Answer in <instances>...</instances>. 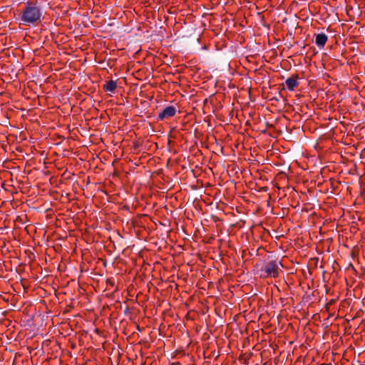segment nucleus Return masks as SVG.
Wrapping results in <instances>:
<instances>
[{"instance_id": "1", "label": "nucleus", "mask_w": 365, "mask_h": 365, "mask_svg": "<svg viewBox=\"0 0 365 365\" xmlns=\"http://www.w3.org/2000/svg\"><path fill=\"white\" fill-rule=\"evenodd\" d=\"M41 6L29 1L21 14V20L25 25L34 24L41 21Z\"/></svg>"}, {"instance_id": "2", "label": "nucleus", "mask_w": 365, "mask_h": 365, "mask_svg": "<svg viewBox=\"0 0 365 365\" xmlns=\"http://www.w3.org/2000/svg\"><path fill=\"white\" fill-rule=\"evenodd\" d=\"M259 271L260 277H277L279 271L278 262L276 260L266 262L259 267Z\"/></svg>"}, {"instance_id": "3", "label": "nucleus", "mask_w": 365, "mask_h": 365, "mask_svg": "<svg viewBox=\"0 0 365 365\" xmlns=\"http://www.w3.org/2000/svg\"><path fill=\"white\" fill-rule=\"evenodd\" d=\"M298 77L296 75H292L285 81L286 86L289 91H294L298 86Z\"/></svg>"}, {"instance_id": "4", "label": "nucleus", "mask_w": 365, "mask_h": 365, "mask_svg": "<svg viewBox=\"0 0 365 365\" xmlns=\"http://www.w3.org/2000/svg\"><path fill=\"white\" fill-rule=\"evenodd\" d=\"M327 36L324 34H318L316 36L315 43L319 48H323L327 41Z\"/></svg>"}, {"instance_id": "5", "label": "nucleus", "mask_w": 365, "mask_h": 365, "mask_svg": "<svg viewBox=\"0 0 365 365\" xmlns=\"http://www.w3.org/2000/svg\"><path fill=\"white\" fill-rule=\"evenodd\" d=\"M176 113H181L180 107L178 105L168 106L160 111L159 114H175Z\"/></svg>"}, {"instance_id": "6", "label": "nucleus", "mask_w": 365, "mask_h": 365, "mask_svg": "<svg viewBox=\"0 0 365 365\" xmlns=\"http://www.w3.org/2000/svg\"><path fill=\"white\" fill-rule=\"evenodd\" d=\"M103 88L106 91L113 93L116 88V83L113 80L108 81L106 83Z\"/></svg>"}, {"instance_id": "7", "label": "nucleus", "mask_w": 365, "mask_h": 365, "mask_svg": "<svg viewBox=\"0 0 365 365\" xmlns=\"http://www.w3.org/2000/svg\"><path fill=\"white\" fill-rule=\"evenodd\" d=\"M329 120V123L324 125V126L327 127V128H330L331 130L334 129V126L332 125V121L334 120H337L338 119L337 118H328Z\"/></svg>"}, {"instance_id": "8", "label": "nucleus", "mask_w": 365, "mask_h": 365, "mask_svg": "<svg viewBox=\"0 0 365 365\" xmlns=\"http://www.w3.org/2000/svg\"><path fill=\"white\" fill-rule=\"evenodd\" d=\"M264 123L265 125V128L268 127H273V124L270 122L266 120V119L264 120Z\"/></svg>"}, {"instance_id": "9", "label": "nucleus", "mask_w": 365, "mask_h": 365, "mask_svg": "<svg viewBox=\"0 0 365 365\" xmlns=\"http://www.w3.org/2000/svg\"><path fill=\"white\" fill-rule=\"evenodd\" d=\"M8 120H9V118H8V115H6V119L5 120H3V121L0 122V124L3 125H5V126H7V125L9 123Z\"/></svg>"}, {"instance_id": "10", "label": "nucleus", "mask_w": 365, "mask_h": 365, "mask_svg": "<svg viewBox=\"0 0 365 365\" xmlns=\"http://www.w3.org/2000/svg\"><path fill=\"white\" fill-rule=\"evenodd\" d=\"M250 117H252V120H255V121H257V120H261L260 118L257 115H250Z\"/></svg>"}, {"instance_id": "11", "label": "nucleus", "mask_w": 365, "mask_h": 365, "mask_svg": "<svg viewBox=\"0 0 365 365\" xmlns=\"http://www.w3.org/2000/svg\"><path fill=\"white\" fill-rule=\"evenodd\" d=\"M341 115H339V120H340V123L344 125L345 124V121L344 120V119H345V115H342V120H341Z\"/></svg>"}, {"instance_id": "12", "label": "nucleus", "mask_w": 365, "mask_h": 365, "mask_svg": "<svg viewBox=\"0 0 365 365\" xmlns=\"http://www.w3.org/2000/svg\"><path fill=\"white\" fill-rule=\"evenodd\" d=\"M103 118V115H101V117H100V118H98V117L95 118H94V120H95L96 123H100V122H101V120Z\"/></svg>"}, {"instance_id": "13", "label": "nucleus", "mask_w": 365, "mask_h": 365, "mask_svg": "<svg viewBox=\"0 0 365 365\" xmlns=\"http://www.w3.org/2000/svg\"><path fill=\"white\" fill-rule=\"evenodd\" d=\"M167 115H158V119L163 120Z\"/></svg>"}, {"instance_id": "14", "label": "nucleus", "mask_w": 365, "mask_h": 365, "mask_svg": "<svg viewBox=\"0 0 365 365\" xmlns=\"http://www.w3.org/2000/svg\"><path fill=\"white\" fill-rule=\"evenodd\" d=\"M204 122L205 123H210V120L209 119L208 120L205 119ZM207 125H210V123H208Z\"/></svg>"}, {"instance_id": "15", "label": "nucleus", "mask_w": 365, "mask_h": 365, "mask_svg": "<svg viewBox=\"0 0 365 365\" xmlns=\"http://www.w3.org/2000/svg\"><path fill=\"white\" fill-rule=\"evenodd\" d=\"M246 123V124H247V125H251V124H250V120H247L246 121V123Z\"/></svg>"}, {"instance_id": "16", "label": "nucleus", "mask_w": 365, "mask_h": 365, "mask_svg": "<svg viewBox=\"0 0 365 365\" xmlns=\"http://www.w3.org/2000/svg\"><path fill=\"white\" fill-rule=\"evenodd\" d=\"M262 133H265V128L262 130Z\"/></svg>"}, {"instance_id": "17", "label": "nucleus", "mask_w": 365, "mask_h": 365, "mask_svg": "<svg viewBox=\"0 0 365 365\" xmlns=\"http://www.w3.org/2000/svg\"><path fill=\"white\" fill-rule=\"evenodd\" d=\"M93 120V118H91V119L86 118V120Z\"/></svg>"}]
</instances>
